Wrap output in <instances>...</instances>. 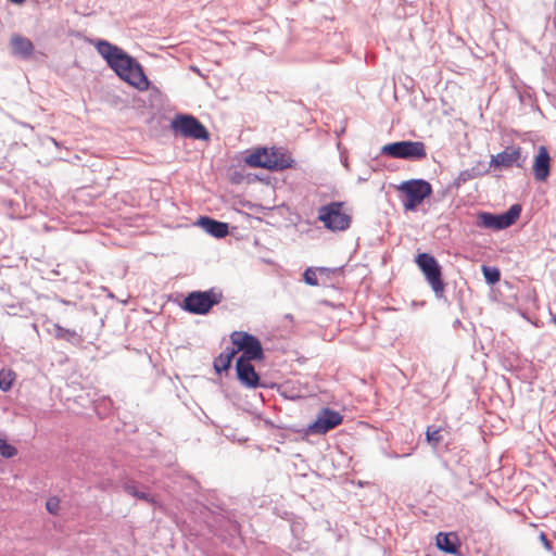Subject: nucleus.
Here are the masks:
<instances>
[{
	"instance_id": "obj_1",
	"label": "nucleus",
	"mask_w": 556,
	"mask_h": 556,
	"mask_svg": "<svg viewBox=\"0 0 556 556\" xmlns=\"http://www.w3.org/2000/svg\"><path fill=\"white\" fill-rule=\"evenodd\" d=\"M96 49L121 79L140 91L149 88L150 81L140 63L122 48L106 40H99Z\"/></svg>"
},
{
	"instance_id": "obj_2",
	"label": "nucleus",
	"mask_w": 556,
	"mask_h": 556,
	"mask_svg": "<svg viewBox=\"0 0 556 556\" xmlns=\"http://www.w3.org/2000/svg\"><path fill=\"white\" fill-rule=\"evenodd\" d=\"M244 161L251 167L270 170H283L292 167L294 163L291 155L279 148H256Z\"/></svg>"
},
{
	"instance_id": "obj_3",
	"label": "nucleus",
	"mask_w": 556,
	"mask_h": 556,
	"mask_svg": "<svg viewBox=\"0 0 556 556\" xmlns=\"http://www.w3.org/2000/svg\"><path fill=\"white\" fill-rule=\"evenodd\" d=\"M223 298V292L216 288L206 291H192L184 299L181 308L194 315H205L213 306L219 304Z\"/></svg>"
},
{
	"instance_id": "obj_4",
	"label": "nucleus",
	"mask_w": 556,
	"mask_h": 556,
	"mask_svg": "<svg viewBox=\"0 0 556 556\" xmlns=\"http://www.w3.org/2000/svg\"><path fill=\"white\" fill-rule=\"evenodd\" d=\"M415 263L425 276L426 281L438 299L444 296L445 283L442 279V268L439 262L429 253H419Z\"/></svg>"
},
{
	"instance_id": "obj_5",
	"label": "nucleus",
	"mask_w": 556,
	"mask_h": 556,
	"mask_svg": "<svg viewBox=\"0 0 556 556\" xmlns=\"http://www.w3.org/2000/svg\"><path fill=\"white\" fill-rule=\"evenodd\" d=\"M380 153L393 159L420 161L427 156L426 146L422 141H395L384 144Z\"/></svg>"
},
{
	"instance_id": "obj_6",
	"label": "nucleus",
	"mask_w": 556,
	"mask_h": 556,
	"mask_svg": "<svg viewBox=\"0 0 556 556\" xmlns=\"http://www.w3.org/2000/svg\"><path fill=\"white\" fill-rule=\"evenodd\" d=\"M404 195L403 206L406 211H415L432 193L430 182L424 179H410L399 186Z\"/></svg>"
},
{
	"instance_id": "obj_7",
	"label": "nucleus",
	"mask_w": 556,
	"mask_h": 556,
	"mask_svg": "<svg viewBox=\"0 0 556 556\" xmlns=\"http://www.w3.org/2000/svg\"><path fill=\"white\" fill-rule=\"evenodd\" d=\"M520 204H513L506 212L502 214H493L490 212H479L477 214V223L478 227L493 229V230H503L516 223L521 213Z\"/></svg>"
},
{
	"instance_id": "obj_8",
	"label": "nucleus",
	"mask_w": 556,
	"mask_h": 556,
	"mask_svg": "<svg viewBox=\"0 0 556 556\" xmlns=\"http://www.w3.org/2000/svg\"><path fill=\"white\" fill-rule=\"evenodd\" d=\"M230 339L236 350L241 351L237 359L242 361H263L265 358L264 350L260 339L245 331H233Z\"/></svg>"
},
{
	"instance_id": "obj_9",
	"label": "nucleus",
	"mask_w": 556,
	"mask_h": 556,
	"mask_svg": "<svg viewBox=\"0 0 556 556\" xmlns=\"http://www.w3.org/2000/svg\"><path fill=\"white\" fill-rule=\"evenodd\" d=\"M343 202H330L318 211V219L331 231L346 230L352 222L351 215L342 211Z\"/></svg>"
},
{
	"instance_id": "obj_10",
	"label": "nucleus",
	"mask_w": 556,
	"mask_h": 556,
	"mask_svg": "<svg viewBox=\"0 0 556 556\" xmlns=\"http://www.w3.org/2000/svg\"><path fill=\"white\" fill-rule=\"evenodd\" d=\"M343 421V416L333 409L323 408L317 415L315 421L301 430L303 438L309 435H324L334 429Z\"/></svg>"
},
{
	"instance_id": "obj_11",
	"label": "nucleus",
	"mask_w": 556,
	"mask_h": 556,
	"mask_svg": "<svg viewBox=\"0 0 556 556\" xmlns=\"http://www.w3.org/2000/svg\"><path fill=\"white\" fill-rule=\"evenodd\" d=\"M172 128L186 138L207 140L210 137L205 126L192 115H177L172 122Z\"/></svg>"
},
{
	"instance_id": "obj_12",
	"label": "nucleus",
	"mask_w": 556,
	"mask_h": 556,
	"mask_svg": "<svg viewBox=\"0 0 556 556\" xmlns=\"http://www.w3.org/2000/svg\"><path fill=\"white\" fill-rule=\"evenodd\" d=\"M526 157L521 155V148L515 146L506 147L502 152L491 156L489 167L509 168L513 166L522 167Z\"/></svg>"
},
{
	"instance_id": "obj_13",
	"label": "nucleus",
	"mask_w": 556,
	"mask_h": 556,
	"mask_svg": "<svg viewBox=\"0 0 556 556\" xmlns=\"http://www.w3.org/2000/svg\"><path fill=\"white\" fill-rule=\"evenodd\" d=\"M252 361L237 359L236 371L238 380L247 388L255 389L261 386L260 376L256 372Z\"/></svg>"
},
{
	"instance_id": "obj_14",
	"label": "nucleus",
	"mask_w": 556,
	"mask_h": 556,
	"mask_svg": "<svg viewBox=\"0 0 556 556\" xmlns=\"http://www.w3.org/2000/svg\"><path fill=\"white\" fill-rule=\"evenodd\" d=\"M551 172V156L546 147L541 146L534 157L533 175L538 181H545Z\"/></svg>"
},
{
	"instance_id": "obj_15",
	"label": "nucleus",
	"mask_w": 556,
	"mask_h": 556,
	"mask_svg": "<svg viewBox=\"0 0 556 556\" xmlns=\"http://www.w3.org/2000/svg\"><path fill=\"white\" fill-rule=\"evenodd\" d=\"M437 547L446 554L458 555L460 547L459 538L455 532H439L437 534Z\"/></svg>"
},
{
	"instance_id": "obj_16",
	"label": "nucleus",
	"mask_w": 556,
	"mask_h": 556,
	"mask_svg": "<svg viewBox=\"0 0 556 556\" xmlns=\"http://www.w3.org/2000/svg\"><path fill=\"white\" fill-rule=\"evenodd\" d=\"M199 225L207 233L218 239L225 238L229 233V226L227 223H223L207 216H201L199 218Z\"/></svg>"
},
{
	"instance_id": "obj_17",
	"label": "nucleus",
	"mask_w": 556,
	"mask_h": 556,
	"mask_svg": "<svg viewBox=\"0 0 556 556\" xmlns=\"http://www.w3.org/2000/svg\"><path fill=\"white\" fill-rule=\"evenodd\" d=\"M489 169L490 167L486 166L484 162L478 161L471 168L464 169L458 174L454 181V186L459 188L465 182L488 174Z\"/></svg>"
},
{
	"instance_id": "obj_18",
	"label": "nucleus",
	"mask_w": 556,
	"mask_h": 556,
	"mask_svg": "<svg viewBox=\"0 0 556 556\" xmlns=\"http://www.w3.org/2000/svg\"><path fill=\"white\" fill-rule=\"evenodd\" d=\"M12 53L22 59L30 58L34 53L33 42L21 35H14L11 38Z\"/></svg>"
},
{
	"instance_id": "obj_19",
	"label": "nucleus",
	"mask_w": 556,
	"mask_h": 556,
	"mask_svg": "<svg viewBox=\"0 0 556 556\" xmlns=\"http://www.w3.org/2000/svg\"><path fill=\"white\" fill-rule=\"evenodd\" d=\"M50 333L58 340L66 341L73 345H79L83 342V337L74 329H67L59 324H53Z\"/></svg>"
},
{
	"instance_id": "obj_20",
	"label": "nucleus",
	"mask_w": 556,
	"mask_h": 556,
	"mask_svg": "<svg viewBox=\"0 0 556 556\" xmlns=\"http://www.w3.org/2000/svg\"><path fill=\"white\" fill-rule=\"evenodd\" d=\"M238 350L227 346L217 357H215L213 366L217 374H222L230 368L231 362Z\"/></svg>"
},
{
	"instance_id": "obj_21",
	"label": "nucleus",
	"mask_w": 556,
	"mask_h": 556,
	"mask_svg": "<svg viewBox=\"0 0 556 556\" xmlns=\"http://www.w3.org/2000/svg\"><path fill=\"white\" fill-rule=\"evenodd\" d=\"M123 489L127 494L138 500L146 501L148 503H154L153 496L146 491H140L135 481H126L123 485Z\"/></svg>"
},
{
	"instance_id": "obj_22",
	"label": "nucleus",
	"mask_w": 556,
	"mask_h": 556,
	"mask_svg": "<svg viewBox=\"0 0 556 556\" xmlns=\"http://www.w3.org/2000/svg\"><path fill=\"white\" fill-rule=\"evenodd\" d=\"M481 269L486 283L493 286L500 281L501 271L497 267L482 265Z\"/></svg>"
},
{
	"instance_id": "obj_23",
	"label": "nucleus",
	"mask_w": 556,
	"mask_h": 556,
	"mask_svg": "<svg viewBox=\"0 0 556 556\" xmlns=\"http://www.w3.org/2000/svg\"><path fill=\"white\" fill-rule=\"evenodd\" d=\"M15 379V375L10 369L0 370V390L9 391L12 388L13 381Z\"/></svg>"
},
{
	"instance_id": "obj_24",
	"label": "nucleus",
	"mask_w": 556,
	"mask_h": 556,
	"mask_svg": "<svg viewBox=\"0 0 556 556\" xmlns=\"http://www.w3.org/2000/svg\"><path fill=\"white\" fill-rule=\"evenodd\" d=\"M427 441L430 445L433 447H437L443 440V437L441 434V430L439 428H435L433 426H430L427 428L426 431Z\"/></svg>"
},
{
	"instance_id": "obj_25",
	"label": "nucleus",
	"mask_w": 556,
	"mask_h": 556,
	"mask_svg": "<svg viewBox=\"0 0 556 556\" xmlns=\"http://www.w3.org/2000/svg\"><path fill=\"white\" fill-rule=\"evenodd\" d=\"M328 268L319 267L317 269L307 268L303 274V279L308 286H318L317 271L325 273Z\"/></svg>"
},
{
	"instance_id": "obj_26",
	"label": "nucleus",
	"mask_w": 556,
	"mask_h": 556,
	"mask_svg": "<svg viewBox=\"0 0 556 556\" xmlns=\"http://www.w3.org/2000/svg\"><path fill=\"white\" fill-rule=\"evenodd\" d=\"M0 454L4 458H12L17 455V448L14 445L9 444L5 440L0 439Z\"/></svg>"
},
{
	"instance_id": "obj_27",
	"label": "nucleus",
	"mask_w": 556,
	"mask_h": 556,
	"mask_svg": "<svg viewBox=\"0 0 556 556\" xmlns=\"http://www.w3.org/2000/svg\"><path fill=\"white\" fill-rule=\"evenodd\" d=\"M46 508H47V510H48L49 513H51V514H56V510H58V508H59V502H58V501H55V500H53V498H51V500H49V501L47 502V504H46Z\"/></svg>"
},
{
	"instance_id": "obj_28",
	"label": "nucleus",
	"mask_w": 556,
	"mask_h": 556,
	"mask_svg": "<svg viewBox=\"0 0 556 556\" xmlns=\"http://www.w3.org/2000/svg\"><path fill=\"white\" fill-rule=\"evenodd\" d=\"M540 541L542 542V544L544 545V547L547 551H549L552 548V544L544 532L540 533Z\"/></svg>"
},
{
	"instance_id": "obj_29",
	"label": "nucleus",
	"mask_w": 556,
	"mask_h": 556,
	"mask_svg": "<svg viewBox=\"0 0 556 556\" xmlns=\"http://www.w3.org/2000/svg\"><path fill=\"white\" fill-rule=\"evenodd\" d=\"M102 404L105 410H110L112 408L113 402L111 399H103Z\"/></svg>"
},
{
	"instance_id": "obj_30",
	"label": "nucleus",
	"mask_w": 556,
	"mask_h": 556,
	"mask_svg": "<svg viewBox=\"0 0 556 556\" xmlns=\"http://www.w3.org/2000/svg\"><path fill=\"white\" fill-rule=\"evenodd\" d=\"M12 3H15V4H21L23 3L25 0H10Z\"/></svg>"
},
{
	"instance_id": "obj_31",
	"label": "nucleus",
	"mask_w": 556,
	"mask_h": 556,
	"mask_svg": "<svg viewBox=\"0 0 556 556\" xmlns=\"http://www.w3.org/2000/svg\"><path fill=\"white\" fill-rule=\"evenodd\" d=\"M54 146L59 147V142L54 138H50Z\"/></svg>"
},
{
	"instance_id": "obj_32",
	"label": "nucleus",
	"mask_w": 556,
	"mask_h": 556,
	"mask_svg": "<svg viewBox=\"0 0 556 556\" xmlns=\"http://www.w3.org/2000/svg\"><path fill=\"white\" fill-rule=\"evenodd\" d=\"M286 318H287V319H292V315L287 314V315H286Z\"/></svg>"
},
{
	"instance_id": "obj_33",
	"label": "nucleus",
	"mask_w": 556,
	"mask_h": 556,
	"mask_svg": "<svg viewBox=\"0 0 556 556\" xmlns=\"http://www.w3.org/2000/svg\"><path fill=\"white\" fill-rule=\"evenodd\" d=\"M554 323H555V325H556V316L554 317Z\"/></svg>"
},
{
	"instance_id": "obj_34",
	"label": "nucleus",
	"mask_w": 556,
	"mask_h": 556,
	"mask_svg": "<svg viewBox=\"0 0 556 556\" xmlns=\"http://www.w3.org/2000/svg\"><path fill=\"white\" fill-rule=\"evenodd\" d=\"M426 556H430V555H426Z\"/></svg>"
}]
</instances>
